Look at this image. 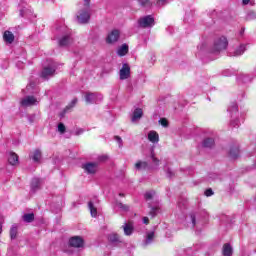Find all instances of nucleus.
<instances>
[{
    "label": "nucleus",
    "mask_w": 256,
    "mask_h": 256,
    "mask_svg": "<svg viewBox=\"0 0 256 256\" xmlns=\"http://www.w3.org/2000/svg\"><path fill=\"white\" fill-rule=\"evenodd\" d=\"M228 111H229L230 117H231V125H233V127H239V125H241V121H243V119H245V115L243 113L239 112L237 103H232L229 106Z\"/></svg>",
    "instance_id": "f257e3e1"
},
{
    "label": "nucleus",
    "mask_w": 256,
    "mask_h": 256,
    "mask_svg": "<svg viewBox=\"0 0 256 256\" xmlns=\"http://www.w3.org/2000/svg\"><path fill=\"white\" fill-rule=\"evenodd\" d=\"M76 19L81 25L89 23L91 19V7L89 5H84L76 14Z\"/></svg>",
    "instance_id": "f03ea898"
},
{
    "label": "nucleus",
    "mask_w": 256,
    "mask_h": 256,
    "mask_svg": "<svg viewBox=\"0 0 256 256\" xmlns=\"http://www.w3.org/2000/svg\"><path fill=\"white\" fill-rule=\"evenodd\" d=\"M228 45H229V41L227 40V37L225 36L218 37L214 41L212 53H221V51H225V49H227Z\"/></svg>",
    "instance_id": "7ed1b4c3"
},
{
    "label": "nucleus",
    "mask_w": 256,
    "mask_h": 256,
    "mask_svg": "<svg viewBox=\"0 0 256 256\" xmlns=\"http://www.w3.org/2000/svg\"><path fill=\"white\" fill-rule=\"evenodd\" d=\"M85 101L88 105H93L95 103H101L103 101V95L99 93L86 92Z\"/></svg>",
    "instance_id": "20e7f679"
},
{
    "label": "nucleus",
    "mask_w": 256,
    "mask_h": 256,
    "mask_svg": "<svg viewBox=\"0 0 256 256\" xmlns=\"http://www.w3.org/2000/svg\"><path fill=\"white\" fill-rule=\"evenodd\" d=\"M82 169L84 170V173H87V175H95V173H97V170L99 169V163L86 162L82 164Z\"/></svg>",
    "instance_id": "39448f33"
},
{
    "label": "nucleus",
    "mask_w": 256,
    "mask_h": 256,
    "mask_svg": "<svg viewBox=\"0 0 256 256\" xmlns=\"http://www.w3.org/2000/svg\"><path fill=\"white\" fill-rule=\"evenodd\" d=\"M138 25L143 29L153 27V25H155V18H153L151 15L143 16L138 20Z\"/></svg>",
    "instance_id": "423d86ee"
},
{
    "label": "nucleus",
    "mask_w": 256,
    "mask_h": 256,
    "mask_svg": "<svg viewBox=\"0 0 256 256\" xmlns=\"http://www.w3.org/2000/svg\"><path fill=\"white\" fill-rule=\"evenodd\" d=\"M56 70H57V65H55V63L52 62L49 66H46L43 68L41 72V78L49 79L50 77H53V75H55Z\"/></svg>",
    "instance_id": "0eeeda50"
},
{
    "label": "nucleus",
    "mask_w": 256,
    "mask_h": 256,
    "mask_svg": "<svg viewBox=\"0 0 256 256\" xmlns=\"http://www.w3.org/2000/svg\"><path fill=\"white\" fill-rule=\"evenodd\" d=\"M40 101L41 99L35 96H26L22 98L20 103L22 107H33V105H39Z\"/></svg>",
    "instance_id": "6e6552de"
},
{
    "label": "nucleus",
    "mask_w": 256,
    "mask_h": 256,
    "mask_svg": "<svg viewBox=\"0 0 256 256\" xmlns=\"http://www.w3.org/2000/svg\"><path fill=\"white\" fill-rule=\"evenodd\" d=\"M120 35H121V32L119 30L117 29L112 30L110 33H108L106 37V43H108V45H113L117 43V41H119Z\"/></svg>",
    "instance_id": "1a4fd4ad"
},
{
    "label": "nucleus",
    "mask_w": 256,
    "mask_h": 256,
    "mask_svg": "<svg viewBox=\"0 0 256 256\" xmlns=\"http://www.w3.org/2000/svg\"><path fill=\"white\" fill-rule=\"evenodd\" d=\"M119 75L122 81H125V79H129V77L131 76V67H129V64L122 65Z\"/></svg>",
    "instance_id": "9d476101"
},
{
    "label": "nucleus",
    "mask_w": 256,
    "mask_h": 256,
    "mask_svg": "<svg viewBox=\"0 0 256 256\" xmlns=\"http://www.w3.org/2000/svg\"><path fill=\"white\" fill-rule=\"evenodd\" d=\"M69 245L71 247H76L79 249V248L83 247V245H85V241L80 236H74V237L70 238Z\"/></svg>",
    "instance_id": "9b49d317"
},
{
    "label": "nucleus",
    "mask_w": 256,
    "mask_h": 256,
    "mask_svg": "<svg viewBox=\"0 0 256 256\" xmlns=\"http://www.w3.org/2000/svg\"><path fill=\"white\" fill-rule=\"evenodd\" d=\"M69 43H71V36L69 33L64 34L58 39V45H60V47H67Z\"/></svg>",
    "instance_id": "f8f14e48"
},
{
    "label": "nucleus",
    "mask_w": 256,
    "mask_h": 256,
    "mask_svg": "<svg viewBox=\"0 0 256 256\" xmlns=\"http://www.w3.org/2000/svg\"><path fill=\"white\" fill-rule=\"evenodd\" d=\"M147 137L148 141H150V143H153V145H157V143H159V133H157V131H149Z\"/></svg>",
    "instance_id": "ddd939ff"
},
{
    "label": "nucleus",
    "mask_w": 256,
    "mask_h": 256,
    "mask_svg": "<svg viewBox=\"0 0 256 256\" xmlns=\"http://www.w3.org/2000/svg\"><path fill=\"white\" fill-rule=\"evenodd\" d=\"M141 117H143V110L141 108H136L132 114V123H138Z\"/></svg>",
    "instance_id": "4468645a"
},
{
    "label": "nucleus",
    "mask_w": 256,
    "mask_h": 256,
    "mask_svg": "<svg viewBox=\"0 0 256 256\" xmlns=\"http://www.w3.org/2000/svg\"><path fill=\"white\" fill-rule=\"evenodd\" d=\"M155 239V232L154 231H149L146 233V237L143 241L144 247H147V245H151Z\"/></svg>",
    "instance_id": "2eb2a0df"
},
{
    "label": "nucleus",
    "mask_w": 256,
    "mask_h": 256,
    "mask_svg": "<svg viewBox=\"0 0 256 256\" xmlns=\"http://www.w3.org/2000/svg\"><path fill=\"white\" fill-rule=\"evenodd\" d=\"M8 163L10 165H18L19 164V156L15 152L8 153Z\"/></svg>",
    "instance_id": "dca6fc26"
},
{
    "label": "nucleus",
    "mask_w": 256,
    "mask_h": 256,
    "mask_svg": "<svg viewBox=\"0 0 256 256\" xmlns=\"http://www.w3.org/2000/svg\"><path fill=\"white\" fill-rule=\"evenodd\" d=\"M3 39H4L5 43H8L9 45H11V43H13L15 41V35L12 34L11 31L7 30L3 34Z\"/></svg>",
    "instance_id": "f3484780"
},
{
    "label": "nucleus",
    "mask_w": 256,
    "mask_h": 256,
    "mask_svg": "<svg viewBox=\"0 0 256 256\" xmlns=\"http://www.w3.org/2000/svg\"><path fill=\"white\" fill-rule=\"evenodd\" d=\"M129 53V46L127 44H122L117 49V56L118 57H125Z\"/></svg>",
    "instance_id": "a211bd4d"
},
{
    "label": "nucleus",
    "mask_w": 256,
    "mask_h": 256,
    "mask_svg": "<svg viewBox=\"0 0 256 256\" xmlns=\"http://www.w3.org/2000/svg\"><path fill=\"white\" fill-rule=\"evenodd\" d=\"M147 167H149V164H147V162L142 161V160H138L134 165V169L136 171H145V169H147Z\"/></svg>",
    "instance_id": "6ab92c4d"
},
{
    "label": "nucleus",
    "mask_w": 256,
    "mask_h": 256,
    "mask_svg": "<svg viewBox=\"0 0 256 256\" xmlns=\"http://www.w3.org/2000/svg\"><path fill=\"white\" fill-rule=\"evenodd\" d=\"M41 150L36 149L34 150L31 154H30V159H32V161H34V163H39V161H41Z\"/></svg>",
    "instance_id": "aec40b11"
},
{
    "label": "nucleus",
    "mask_w": 256,
    "mask_h": 256,
    "mask_svg": "<svg viewBox=\"0 0 256 256\" xmlns=\"http://www.w3.org/2000/svg\"><path fill=\"white\" fill-rule=\"evenodd\" d=\"M186 221L188 223V227H195L197 224L195 213H190L188 216H186Z\"/></svg>",
    "instance_id": "412c9836"
},
{
    "label": "nucleus",
    "mask_w": 256,
    "mask_h": 256,
    "mask_svg": "<svg viewBox=\"0 0 256 256\" xmlns=\"http://www.w3.org/2000/svg\"><path fill=\"white\" fill-rule=\"evenodd\" d=\"M223 256H231L233 255V247L230 244H224L222 248Z\"/></svg>",
    "instance_id": "4be33fe9"
},
{
    "label": "nucleus",
    "mask_w": 256,
    "mask_h": 256,
    "mask_svg": "<svg viewBox=\"0 0 256 256\" xmlns=\"http://www.w3.org/2000/svg\"><path fill=\"white\" fill-rule=\"evenodd\" d=\"M203 147L211 148L215 145V139L213 138H205L202 142Z\"/></svg>",
    "instance_id": "5701e85b"
},
{
    "label": "nucleus",
    "mask_w": 256,
    "mask_h": 256,
    "mask_svg": "<svg viewBox=\"0 0 256 256\" xmlns=\"http://www.w3.org/2000/svg\"><path fill=\"white\" fill-rule=\"evenodd\" d=\"M124 229V235H133V225L132 224H124L123 225Z\"/></svg>",
    "instance_id": "b1692460"
},
{
    "label": "nucleus",
    "mask_w": 256,
    "mask_h": 256,
    "mask_svg": "<svg viewBox=\"0 0 256 256\" xmlns=\"http://www.w3.org/2000/svg\"><path fill=\"white\" fill-rule=\"evenodd\" d=\"M245 45H240L235 51H234V57H239L240 55H243L246 51Z\"/></svg>",
    "instance_id": "393cba45"
},
{
    "label": "nucleus",
    "mask_w": 256,
    "mask_h": 256,
    "mask_svg": "<svg viewBox=\"0 0 256 256\" xmlns=\"http://www.w3.org/2000/svg\"><path fill=\"white\" fill-rule=\"evenodd\" d=\"M88 208L90 210L91 216L92 217H97V208L93 205V202L88 203Z\"/></svg>",
    "instance_id": "a878e982"
},
{
    "label": "nucleus",
    "mask_w": 256,
    "mask_h": 256,
    "mask_svg": "<svg viewBox=\"0 0 256 256\" xmlns=\"http://www.w3.org/2000/svg\"><path fill=\"white\" fill-rule=\"evenodd\" d=\"M231 159H237L239 157V148L235 147L230 150Z\"/></svg>",
    "instance_id": "bb28decb"
},
{
    "label": "nucleus",
    "mask_w": 256,
    "mask_h": 256,
    "mask_svg": "<svg viewBox=\"0 0 256 256\" xmlns=\"http://www.w3.org/2000/svg\"><path fill=\"white\" fill-rule=\"evenodd\" d=\"M33 219H35V215L33 213H30V214H25L23 216V220L26 222V223H31L33 221Z\"/></svg>",
    "instance_id": "cd10ccee"
},
{
    "label": "nucleus",
    "mask_w": 256,
    "mask_h": 256,
    "mask_svg": "<svg viewBox=\"0 0 256 256\" xmlns=\"http://www.w3.org/2000/svg\"><path fill=\"white\" fill-rule=\"evenodd\" d=\"M10 237L11 239H15L17 237V225H12L10 229Z\"/></svg>",
    "instance_id": "c85d7f7f"
},
{
    "label": "nucleus",
    "mask_w": 256,
    "mask_h": 256,
    "mask_svg": "<svg viewBox=\"0 0 256 256\" xmlns=\"http://www.w3.org/2000/svg\"><path fill=\"white\" fill-rule=\"evenodd\" d=\"M247 21H255L256 19V12L255 11H250L248 12L246 16Z\"/></svg>",
    "instance_id": "c756f323"
},
{
    "label": "nucleus",
    "mask_w": 256,
    "mask_h": 256,
    "mask_svg": "<svg viewBox=\"0 0 256 256\" xmlns=\"http://www.w3.org/2000/svg\"><path fill=\"white\" fill-rule=\"evenodd\" d=\"M142 7H151V0H137Z\"/></svg>",
    "instance_id": "7c9ffc66"
},
{
    "label": "nucleus",
    "mask_w": 256,
    "mask_h": 256,
    "mask_svg": "<svg viewBox=\"0 0 256 256\" xmlns=\"http://www.w3.org/2000/svg\"><path fill=\"white\" fill-rule=\"evenodd\" d=\"M116 207H118V209H120L122 211H129V206L124 205L121 202H116Z\"/></svg>",
    "instance_id": "2f4dec72"
},
{
    "label": "nucleus",
    "mask_w": 256,
    "mask_h": 256,
    "mask_svg": "<svg viewBox=\"0 0 256 256\" xmlns=\"http://www.w3.org/2000/svg\"><path fill=\"white\" fill-rule=\"evenodd\" d=\"M159 125H161L162 127H169V121L167 120V118H161L159 120Z\"/></svg>",
    "instance_id": "473e14b6"
},
{
    "label": "nucleus",
    "mask_w": 256,
    "mask_h": 256,
    "mask_svg": "<svg viewBox=\"0 0 256 256\" xmlns=\"http://www.w3.org/2000/svg\"><path fill=\"white\" fill-rule=\"evenodd\" d=\"M155 196V192L153 191H148L145 193L144 197L147 201L153 199V197Z\"/></svg>",
    "instance_id": "72a5a7b5"
},
{
    "label": "nucleus",
    "mask_w": 256,
    "mask_h": 256,
    "mask_svg": "<svg viewBox=\"0 0 256 256\" xmlns=\"http://www.w3.org/2000/svg\"><path fill=\"white\" fill-rule=\"evenodd\" d=\"M108 239H109V241H111L112 243H117V241H119V235H117V234H111Z\"/></svg>",
    "instance_id": "f704fd0d"
},
{
    "label": "nucleus",
    "mask_w": 256,
    "mask_h": 256,
    "mask_svg": "<svg viewBox=\"0 0 256 256\" xmlns=\"http://www.w3.org/2000/svg\"><path fill=\"white\" fill-rule=\"evenodd\" d=\"M157 213H159V207H157V206L152 207L150 210L151 217H155V215H157Z\"/></svg>",
    "instance_id": "c9c22d12"
},
{
    "label": "nucleus",
    "mask_w": 256,
    "mask_h": 256,
    "mask_svg": "<svg viewBox=\"0 0 256 256\" xmlns=\"http://www.w3.org/2000/svg\"><path fill=\"white\" fill-rule=\"evenodd\" d=\"M151 159H152L153 165H155V167H159L160 161L157 159V157H155V154L151 155Z\"/></svg>",
    "instance_id": "e433bc0d"
},
{
    "label": "nucleus",
    "mask_w": 256,
    "mask_h": 256,
    "mask_svg": "<svg viewBox=\"0 0 256 256\" xmlns=\"http://www.w3.org/2000/svg\"><path fill=\"white\" fill-rule=\"evenodd\" d=\"M65 130H66L65 124L64 123H59L58 124V131H59V133L63 134V133H65Z\"/></svg>",
    "instance_id": "4c0bfd02"
},
{
    "label": "nucleus",
    "mask_w": 256,
    "mask_h": 256,
    "mask_svg": "<svg viewBox=\"0 0 256 256\" xmlns=\"http://www.w3.org/2000/svg\"><path fill=\"white\" fill-rule=\"evenodd\" d=\"M31 186H32V189H36V187H39V179H34L32 181Z\"/></svg>",
    "instance_id": "58836bf2"
},
{
    "label": "nucleus",
    "mask_w": 256,
    "mask_h": 256,
    "mask_svg": "<svg viewBox=\"0 0 256 256\" xmlns=\"http://www.w3.org/2000/svg\"><path fill=\"white\" fill-rule=\"evenodd\" d=\"M166 3H167V0H156V5H157L158 7H161V6H163V5H166Z\"/></svg>",
    "instance_id": "ea45409f"
},
{
    "label": "nucleus",
    "mask_w": 256,
    "mask_h": 256,
    "mask_svg": "<svg viewBox=\"0 0 256 256\" xmlns=\"http://www.w3.org/2000/svg\"><path fill=\"white\" fill-rule=\"evenodd\" d=\"M115 141L118 143L119 147H122L123 139H121V137L115 136Z\"/></svg>",
    "instance_id": "a19ab883"
},
{
    "label": "nucleus",
    "mask_w": 256,
    "mask_h": 256,
    "mask_svg": "<svg viewBox=\"0 0 256 256\" xmlns=\"http://www.w3.org/2000/svg\"><path fill=\"white\" fill-rule=\"evenodd\" d=\"M166 175H167V177L171 178V177H173V175H175V173L173 172V170H171L170 168H168V169L166 170Z\"/></svg>",
    "instance_id": "79ce46f5"
},
{
    "label": "nucleus",
    "mask_w": 256,
    "mask_h": 256,
    "mask_svg": "<svg viewBox=\"0 0 256 256\" xmlns=\"http://www.w3.org/2000/svg\"><path fill=\"white\" fill-rule=\"evenodd\" d=\"M206 197H211L213 195V189L209 188L205 191Z\"/></svg>",
    "instance_id": "37998d69"
},
{
    "label": "nucleus",
    "mask_w": 256,
    "mask_h": 256,
    "mask_svg": "<svg viewBox=\"0 0 256 256\" xmlns=\"http://www.w3.org/2000/svg\"><path fill=\"white\" fill-rule=\"evenodd\" d=\"M84 132H85V130H83L82 128H78L75 131V135H83Z\"/></svg>",
    "instance_id": "c03bdc74"
},
{
    "label": "nucleus",
    "mask_w": 256,
    "mask_h": 256,
    "mask_svg": "<svg viewBox=\"0 0 256 256\" xmlns=\"http://www.w3.org/2000/svg\"><path fill=\"white\" fill-rule=\"evenodd\" d=\"M98 161L99 162L107 161V156H105V155L99 156Z\"/></svg>",
    "instance_id": "a18cd8bd"
},
{
    "label": "nucleus",
    "mask_w": 256,
    "mask_h": 256,
    "mask_svg": "<svg viewBox=\"0 0 256 256\" xmlns=\"http://www.w3.org/2000/svg\"><path fill=\"white\" fill-rule=\"evenodd\" d=\"M75 105H77V98H74V99L71 101L70 107H75Z\"/></svg>",
    "instance_id": "49530a36"
},
{
    "label": "nucleus",
    "mask_w": 256,
    "mask_h": 256,
    "mask_svg": "<svg viewBox=\"0 0 256 256\" xmlns=\"http://www.w3.org/2000/svg\"><path fill=\"white\" fill-rule=\"evenodd\" d=\"M143 223H144V225H149V218L143 217Z\"/></svg>",
    "instance_id": "de8ad7c7"
},
{
    "label": "nucleus",
    "mask_w": 256,
    "mask_h": 256,
    "mask_svg": "<svg viewBox=\"0 0 256 256\" xmlns=\"http://www.w3.org/2000/svg\"><path fill=\"white\" fill-rule=\"evenodd\" d=\"M250 0H242L243 5H249Z\"/></svg>",
    "instance_id": "09e8293b"
},
{
    "label": "nucleus",
    "mask_w": 256,
    "mask_h": 256,
    "mask_svg": "<svg viewBox=\"0 0 256 256\" xmlns=\"http://www.w3.org/2000/svg\"><path fill=\"white\" fill-rule=\"evenodd\" d=\"M1 233H3V225H1V223H0V235H1Z\"/></svg>",
    "instance_id": "8fccbe9b"
},
{
    "label": "nucleus",
    "mask_w": 256,
    "mask_h": 256,
    "mask_svg": "<svg viewBox=\"0 0 256 256\" xmlns=\"http://www.w3.org/2000/svg\"><path fill=\"white\" fill-rule=\"evenodd\" d=\"M89 1H91V0H84V2H85L84 5H89Z\"/></svg>",
    "instance_id": "3c124183"
},
{
    "label": "nucleus",
    "mask_w": 256,
    "mask_h": 256,
    "mask_svg": "<svg viewBox=\"0 0 256 256\" xmlns=\"http://www.w3.org/2000/svg\"><path fill=\"white\" fill-rule=\"evenodd\" d=\"M119 197H125V194L120 193V194H119Z\"/></svg>",
    "instance_id": "603ef678"
}]
</instances>
